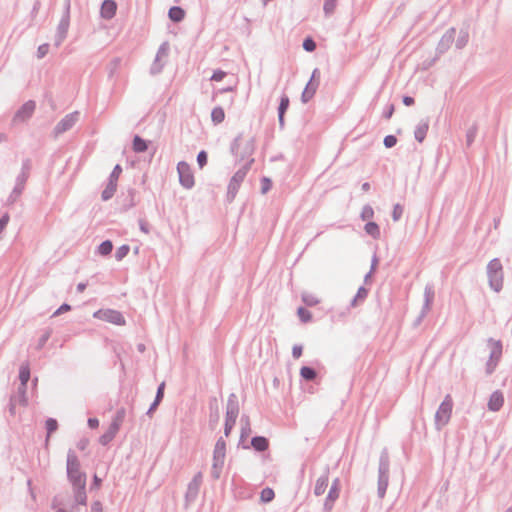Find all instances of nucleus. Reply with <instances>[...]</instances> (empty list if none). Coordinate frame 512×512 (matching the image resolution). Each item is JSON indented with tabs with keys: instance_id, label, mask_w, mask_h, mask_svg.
I'll return each mask as SVG.
<instances>
[{
	"instance_id": "nucleus-1",
	"label": "nucleus",
	"mask_w": 512,
	"mask_h": 512,
	"mask_svg": "<svg viewBox=\"0 0 512 512\" xmlns=\"http://www.w3.org/2000/svg\"><path fill=\"white\" fill-rule=\"evenodd\" d=\"M230 151L235 157L236 162H247L254 159L252 156L255 151V139L251 137L248 140H244L242 133H240L232 141Z\"/></svg>"
},
{
	"instance_id": "nucleus-2",
	"label": "nucleus",
	"mask_w": 512,
	"mask_h": 512,
	"mask_svg": "<svg viewBox=\"0 0 512 512\" xmlns=\"http://www.w3.org/2000/svg\"><path fill=\"white\" fill-rule=\"evenodd\" d=\"M486 274L490 289L496 293L501 292L504 285V269L499 258H493L488 262Z\"/></svg>"
},
{
	"instance_id": "nucleus-3",
	"label": "nucleus",
	"mask_w": 512,
	"mask_h": 512,
	"mask_svg": "<svg viewBox=\"0 0 512 512\" xmlns=\"http://www.w3.org/2000/svg\"><path fill=\"white\" fill-rule=\"evenodd\" d=\"M389 472H390V456L387 448H383L379 457L378 467V487L377 494L380 499L385 497L388 484H389Z\"/></svg>"
},
{
	"instance_id": "nucleus-4",
	"label": "nucleus",
	"mask_w": 512,
	"mask_h": 512,
	"mask_svg": "<svg viewBox=\"0 0 512 512\" xmlns=\"http://www.w3.org/2000/svg\"><path fill=\"white\" fill-rule=\"evenodd\" d=\"M80 461L74 450L69 449L67 452V477L73 485L86 483V474L80 470Z\"/></svg>"
},
{
	"instance_id": "nucleus-5",
	"label": "nucleus",
	"mask_w": 512,
	"mask_h": 512,
	"mask_svg": "<svg viewBox=\"0 0 512 512\" xmlns=\"http://www.w3.org/2000/svg\"><path fill=\"white\" fill-rule=\"evenodd\" d=\"M254 161H255L254 159H251V160L245 162L244 165L242 167H240L234 173V175L231 177L228 187H227V194H226V198L229 203L234 201V199L239 191V188H240L242 182L244 181L247 173L251 169V166L254 163Z\"/></svg>"
},
{
	"instance_id": "nucleus-6",
	"label": "nucleus",
	"mask_w": 512,
	"mask_h": 512,
	"mask_svg": "<svg viewBox=\"0 0 512 512\" xmlns=\"http://www.w3.org/2000/svg\"><path fill=\"white\" fill-rule=\"evenodd\" d=\"M226 457V442L223 437H220L214 446L213 450V463L211 467V477L218 480L221 476L224 461Z\"/></svg>"
},
{
	"instance_id": "nucleus-7",
	"label": "nucleus",
	"mask_w": 512,
	"mask_h": 512,
	"mask_svg": "<svg viewBox=\"0 0 512 512\" xmlns=\"http://www.w3.org/2000/svg\"><path fill=\"white\" fill-rule=\"evenodd\" d=\"M452 408V397L450 394H447L435 413V426L437 430H441L448 424L451 418Z\"/></svg>"
},
{
	"instance_id": "nucleus-8",
	"label": "nucleus",
	"mask_w": 512,
	"mask_h": 512,
	"mask_svg": "<svg viewBox=\"0 0 512 512\" xmlns=\"http://www.w3.org/2000/svg\"><path fill=\"white\" fill-rule=\"evenodd\" d=\"M488 345L491 348V352L486 363L485 371L487 375H491L501 360L503 346L500 340H495L493 338L488 339Z\"/></svg>"
},
{
	"instance_id": "nucleus-9",
	"label": "nucleus",
	"mask_w": 512,
	"mask_h": 512,
	"mask_svg": "<svg viewBox=\"0 0 512 512\" xmlns=\"http://www.w3.org/2000/svg\"><path fill=\"white\" fill-rule=\"evenodd\" d=\"M170 52V45L168 41H164L158 48L155 59L150 67V73L157 75L162 72Z\"/></svg>"
},
{
	"instance_id": "nucleus-10",
	"label": "nucleus",
	"mask_w": 512,
	"mask_h": 512,
	"mask_svg": "<svg viewBox=\"0 0 512 512\" xmlns=\"http://www.w3.org/2000/svg\"><path fill=\"white\" fill-rule=\"evenodd\" d=\"M456 29L454 27L449 28L441 37L436 47V56L429 64L431 66L441 55L446 53L453 42L455 41Z\"/></svg>"
},
{
	"instance_id": "nucleus-11",
	"label": "nucleus",
	"mask_w": 512,
	"mask_h": 512,
	"mask_svg": "<svg viewBox=\"0 0 512 512\" xmlns=\"http://www.w3.org/2000/svg\"><path fill=\"white\" fill-rule=\"evenodd\" d=\"M177 172L179 175V182L185 189H191L195 185L194 175L190 165L185 161H180L177 164Z\"/></svg>"
},
{
	"instance_id": "nucleus-12",
	"label": "nucleus",
	"mask_w": 512,
	"mask_h": 512,
	"mask_svg": "<svg viewBox=\"0 0 512 512\" xmlns=\"http://www.w3.org/2000/svg\"><path fill=\"white\" fill-rule=\"evenodd\" d=\"M94 317L115 325H125L126 321L120 311L113 309H100L94 313Z\"/></svg>"
},
{
	"instance_id": "nucleus-13",
	"label": "nucleus",
	"mask_w": 512,
	"mask_h": 512,
	"mask_svg": "<svg viewBox=\"0 0 512 512\" xmlns=\"http://www.w3.org/2000/svg\"><path fill=\"white\" fill-rule=\"evenodd\" d=\"M202 481H203V475L201 472H198L194 475L192 480L188 483L187 490L185 493L186 506L190 505L197 499Z\"/></svg>"
},
{
	"instance_id": "nucleus-14",
	"label": "nucleus",
	"mask_w": 512,
	"mask_h": 512,
	"mask_svg": "<svg viewBox=\"0 0 512 512\" xmlns=\"http://www.w3.org/2000/svg\"><path fill=\"white\" fill-rule=\"evenodd\" d=\"M36 103L33 100L25 102L14 114L13 123L25 122L30 119L35 111Z\"/></svg>"
},
{
	"instance_id": "nucleus-15",
	"label": "nucleus",
	"mask_w": 512,
	"mask_h": 512,
	"mask_svg": "<svg viewBox=\"0 0 512 512\" xmlns=\"http://www.w3.org/2000/svg\"><path fill=\"white\" fill-rule=\"evenodd\" d=\"M79 113L72 112L70 114H67L62 118L54 127V133L56 135H60L68 130H70L78 121Z\"/></svg>"
},
{
	"instance_id": "nucleus-16",
	"label": "nucleus",
	"mask_w": 512,
	"mask_h": 512,
	"mask_svg": "<svg viewBox=\"0 0 512 512\" xmlns=\"http://www.w3.org/2000/svg\"><path fill=\"white\" fill-rule=\"evenodd\" d=\"M70 25V19H68V15H62V18L57 26V31L55 35V47H59L63 41L66 39L68 34V29Z\"/></svg>"
},
{
	"instance_id": "nucleus-17",
	"label": "nucleus",
	"mask_w": 512,
	"mask_h": 512,
	"mask_svg": "<svg viewBox=\"0 0 512 512\" xmlns=\"http://www.w3.org/2000/svg\"><path fill=\"white\" fill-rule=\"evenodd\" d=\"M209 425L214 429L220 419V408L217 397L213 396L209 398Z\"/></svg>"
},
{
	"instance_id": "nucleus-18",
	"label": "nucleus",
	"mask_w": 512,
	"mask_h": 512,
	"mask_svg": "<svg viewBox=\"0 0 512 512\" xmlns=\"http://www.w3.org/2000/svg\"><path fill=\"white\" fill-rule=\"evenodd\" d=\"M117 4L114 0H104L101 8L100 15L103 19L110 20L116 15Z\"/></svg>"
},
{
	"instance_id": "nucleus-19",
	"label": "nucleus",
	"mask_w": 512,
	"mask_h": 512,
	"mask_svg": "<svg viewBox=\"0 0 512 512\" xmlns=\"http://www.w3.org/2000/svg\"><path fill=\"white\" fill-rule=\"evenodd\" d=\"M32 170V160L30 158H25L22 160L21 170L16 177V182L26 184Z\"/></svg>"
},
{
	"instance_id": "nucleus-20",
	"label": "nucleus",
	"mask_w": 512,
	"mask_h": 512,
	"mask_svg": "<svg viewBox=\"0 0 512 512\" xmlns=\"http://www.w3.org/2000/svg\"><path fill=\"white\" fill-rule=\"evenodd\" d=\"M329 482V467L327 466L324 469L323 474L317 479L315 487H314V494L316 496H321L324 494L328 487Z\"/></svg>"
},
{
	"instance_id": "nucleus-21",
	"label": "nucleus",
	"mask_w": 512,
	"mask_h": 512,
	"mask_svg": "<svg viewBox=\"0 0 512 512\" xmlns=\"http://www.w3.org/2000/svg\"><path fill=\"white\" fill-rule=\"evenodd\" d=\"M240 411L238 397L235 393H231L228 396L227 404H226V414L238 417Z\"/></svg>"
},
{
	"instance_id": "nucleus-22",
	"label": "nucleus",
	"mask_w": 512,
	"mask_h": 512,
	"mask_svg": "<svg viewBox=\"0 0 512 512\" xmlns=\"http://www.w3.org/2000/svg\"><path fill=\"white\" fill-rule=\"evenodd\" d=\"M504 403L503 394L500 391H494L488 401V409L490 411H499Z\"/></svg>"
},
{
	"instance_id": "nucleus-23",
	"label": "nucleus",
	"mask_w": 512,
	"mask_h": 512,
	"mask_svg": "<svg viewBox=\"0 0 512 512\" xmlns=\"http://www.w3.org/2000/svg\"><path fill=\"white\" fill-rule=\"evenodd\" d=\"M25 187H26V184L15 181V185H14L11 193L7 197L6 205H8V206L13 205L21 197V195L23 194V192L25 190Z\"/></svg>"
},
{
	"instance_id": "nucleus-24",
	"label": "nucleus",
	"mask_w": 512,
	"mask_h": 512,
	"mask_svg": "<svg viewBox=\"0 0 512 512\" xmlns=\"http://www.w3.org/2000/svg\"><path fill=\"white\" fill-rule=\"evenodd\" d=\"M429 130V120L422 119L415 128L414 137L419 142L422 143L426 138L427 132Z\"/></svg>"
},
{
	"instance_id": "nucleus-25",
	"label": "nucleus",
	"mask_w": 512,
	"mask_h": 512,
	"mask_svg": "<svg viewBox=\"0 0 512 512\" xmlns=\"http://www.w3.org/2000/svg\"><path fill=\"white\" fill-rule=\"evenodd\" d=\"M318 87L319 81L308 82L301 94V101L303 103H308L314 97Z\"/></svg>"
},
{
	"instance_id": "nucleus-26",
	"label": "nucleus",
	"mask_w": 512,
	"mask_h": 512,
	"mask_svg": "<svg viewBox=\"0 0 512 512\" xmlns=\"http://www.w3.org/2000/svg\"><path fill=\"white\" fill-rule=\"evenodd\" d=\"M117 424H110L108 429L99 437V443L103 446L108 445L118 433Z\"/></svg>"
},
{
	"instance_id": "nucleus-27",
	"label": "nucleus",
	"mask_w": 512,
	"mask_h": 512,
	"mask_svg": "<svg viewBox=\"0 0 512 512\" xmlns=\"http://www.w3.org/2000/svg\"><path fill=\"white\" fill-rule=\"evenodd\" d=\"M86 483L73 485L74 489V499L77 505H86L87 503V495H86Z\"/></svg>"
},
{
	"instance_id": "nucleus-28",
	"label": "nucleus",
	"mask_w": 512,
	"mask_h": 512,
	"mask_svg": "<svg viewBox=\"0 0 512 512\" xmlns=\"http://www.w3.org/2000/svg\"><path fill=\"white\" fill-rule=\"evenodd\" d=\"M251 446L257 452H264L269 448V440L264 436H254L251 439Z\"/></svg>"
},
{
	"instance_id": "nucleus-29",
	"label": "nucleus",
	"mask_w": 512,
	"mask_h": 512,
	"mask_svg": "<svg viewBox=\"0 0 512 512\" xmlns=\"http://www.w3.org/2000/svg\"><path fill=\"white\" fill-rule=\"evenodd\" d=\"M10 400L17 402L19 406H27V388L18 386L16 393L11 395Z\"/></svg>"
},
{
	"instance_id": "nucleus-30",
	"label": "nucleus",
	"mask_w": 512,
	"mask_h": 512,
	"mask_svg": "<svg viewBox=\"0 0 512 512\" xmlns=\"http://www.w3.org/2000/svg\"><path fill=\"white\" fill-rule=\"evenodd\" d=\"M340 489L330 488L324 502V510L329 512L334 506V502L339 498Z\"/></svg>"
},
{
	"instance_id": "nucleus-31",
	"label": "nucleus",
	"mask_w": 512,
	"mask_h": 512,
	"mask_svg": "<svg viewBox=\"0 0 512 512\" xmlns=\"http://www.w3.org/2000/svg\"><path fill=\"white\" fill-rule=\"evenodd\" d=\"M368 294L369 289L365 288L364 286L359 287L356 295L350 302V306L353 308L357 307L359 304L363 303L366 300Z\"/></svg>"
},
{
	"instance_id": "nucleus-32",
	"label": "nucleus",
	"mask_w": 512,
	"mask_h": 512,
	"mask_svg": "<svg viewBox=\"0 0 512 512\" xmlns=\"http://www.w3.org/2000/svg\"><path fill=\"white\" fill-rule=\"evenodd\" d=\"M29 379H30V367H29V363L25 362V363L21 364L20 369H19V380H20L19 386L27 388V383H28Z\"/></svg>"
},
{
	"instance_id": "nucleus-33",
	"label": "nucleus",
	"mask_w": 512,
	"mask_h": 512,
	"mask_svg": "<svg viewBox=\"0 0 512 512\" xmlns=\"http://www.w3.org/2000/svg\"><path fill=\"white\" fill-rule=\"evenodd\" d=\"M168 16L175 23L181 22L185 17V11L180 6H172L168 11Z\"/></svg>"
},
{
	"instance_id": "nucleus-34",
	"label": "nucleus",
	"mask_w": 512,
	"mask_h": 512,
	"mask_svg": "<svg viewBox=\"0 0 512 512\" xmlns=\"http://www.w3.org/2000/svg\"><path fill=\"white\" fill-rule=\"evenodd\" d=\"M251 434L250 419L247 415L241 417L240 442L244 441Z\"/></svg>"
},
{
	"instance_id": "nucleus-35",
	"label": "nucleus",
	"mask_w": 512,
	"mask_h": 512,
	"mask_svg": "<svg viewBox=\"0 0 512 512\" xmlns=\"http://www.w3.org/2000/svg\"><path fill=\"white\" fill-rule=\"evenodd\" d=\"M365 232L374 239H379L381 232L376 222L368 221L364 226Z\"/></svg>"
},
{
	"instance_id": "nucleus-36",
	"label": "nucleus",
	"mask_w": 512,
	"mask_h": 512,
	"mask_svg": "<svg viewBox=\"0 0 512 512\" xmlns=\"http://www.w3.org/2000/svg\"><path fill=\"white\" fill-rule=\"evenodd\" d=\"M132 146L136 153H141L148 149V142L139 135H135L133 138Z\"/></svg>"
},
{
	"instance_id": "nucleus-37",
	"label": "nucleus",
	"mask_w": 512,
	"mask_h": 512,
	"mask_svg": "<svg viewBox=\"0 0 512 512\" xmlns=\"http://www.w3.org/2000/svg\"><path fill=\"white\" fill-rule=\"evenodd\" d=\"M225 119V112L221 106H216L211 111V120L214 125L221 124Z\"/></svg>"
},
{
	"instance_id": "nucleus-38",
	"label": "nucleus",
	"mask_w": 512,
	"mask_h": 512,
	"mask_svg": "<svg viewBox=\"0 0 512 512\" xmlns=\"http://www.w3.org/2000/svg\"><path fill=\"white\" fill-rule=\"evenodd\" d=\"M122 59L120 57L113 58L107 65L108 77L113 78L121 66Z\"/></svg>"
},
{
	"instance_id": "nucleus-39",
	"label": "nucleus",
	"mask_w": 512,
	"mask_h": 512,
	"mask_svg": "<svg viewBox=\"0 0 512 512\" xmlns=\"http://www.w3.org/2000/svg\"><path fill=\"white\" fill-rule=\"evenodd\" d=\"M116 189H117V184L108 180V183H107L105 189L101 193L102 200L108 201L109 199H111L114 196Z\"/></svg>"
},
{
	"instance_id": "nucleus-40",
	"label": "nucleus",
	"mask_w": 512,
	"mask_h": 512,
	"mask_svg": "<svg viewBox=\"0 0 512 512\" xmlns=\"http://www.w3.org/2000/svg\"><path fill=\"white\" fill-rule=\"evenodd\" d=\"M424 305H423V314H425L429 309L434 299V290L431 286H426L424 291Z\"/></svg>"
},
{
	"instance_id": "nucleus-41",
	"label": "nucleus",
	"mask_w": 512,
	"mask_h": 512,
	"mask_svg": "<svg viewBox=\"0 0 512 512\" xmlns=\"http://www.w3.org/2000/svg\"><path fill=\"white\" fill-rule=\"evenodd\" d=\"M469 41V32L467 29H461L458 38L455 40V46L457 49H463Z\"/></svg>"
},
{
	"instance_id": "nucleus-42",
	"label": "nucleus",
	"mask_w": 512,
	"mask_h": 512,
	"mask_svg": "<svg viewBox=\"0 0 512 512\" xmlns=\"http://www.w3.org/2000/svg\"><path fill=\"white\" fill-rule=\"evenodd\" d=\"M300 376L306 381H314L317 377V371L310 366H303L300 369Z\"/></svg>"
},
{
	"instance_id": "nucleus-43",
	"label": "nucleus",
	"mask_w": 512,
	"mask_h": 512,
	"mask_svg": "<svg viewBox=\"0 0 512 512\" xmlns=\"http://www.w3.org/2000/svg\"><path fill=\"white\" fill-rule=\"evenodd\" d=\"M45 428H46V431H47L45 442H46V445H48L51 434L54 433L58 429V422H57V420L54 419V418H48L45 421Z\"/></svg>"
},
{
	"instance_id": "nucleus-44",
	"label": "nucleus",
	"mask_w": 512,
	"mask_h": 512,
	"mask_svg": "<svg viewBox=\"0 0 512 512\" xmlns=\"http://www.w3.org/2000/svg\"><path fill=\"white\" fill-rule=\"evenodd\" d=\"M301 299L303 303L308 307H313L320 303L319 298L315 294L309 292H303L301 294Z\"/></svg>"
},
{
	"instance_id": "nucleus-45",
	"label": "nucleus",
	"mask_w": 512,
	"mask_h": 512,
	"mask_svg": "<svg viewBox=\"0 0 512 512\" xmlns=\"http://www.w3.org/2000/svg\"><path fill=\"white\" fill-rule=\"evenodd\" d=\"M478 133V125L474 123L472 126H470L466 132V146L470 147L473 142L475 141V138Z\"/></svg>"
},
{
	"instance_id": "nucleus-46",
	"label": "nucleus",
	"mask_w": 512,
	"mask_h": 512,
	"mask_svg": "<svg viewBox=\"0 0 512 512\" xmlns=\"http://www.w3.org/2000/svg\"><path fill=\"white\" fill-rule=\"evenodd\" d=\"M51 335H52V330L50 328L45 329L43 331V334L38 339L37 345L35 347L36 350L40 351L41 349H43L44 346L46 345L47 341L50 339Z\"/></svg>"
},
{
	"instance_id": "nucleus-47",
	"label": "nucleus",
	"mask_w": 512,
	"mask_h": 512,
	"mask_svg": "<svg viewBox=\"0 0 512 512\" xmlns=\"http://www.w3.org/2000/svg\"><path fill=\"white\" fill-rule=\"evenodd\" d=\"M290 105V99L287 94L283 93L280 97L278 106V114H285Z\"/></svg>"
},
{
	"instance_id": "nucleus-48",
	"label": "nucleus",
	"mask_w": 512,
	"mask_h": 512,
	"mask_svg": "<svg viewBox=\"0 0 512 512\" xmlns=\"http://www.w3.org/2000/svg\"><path fill=\"white\" fill-rule=\"evenodd\" d=\"M112 249L113 244L110 240H105L98 246V252L103 256L109 255L112 252Z\"/></svg>"
},
{
	"instance_id": "nucleus-49",
	"label": "nucleus",
	"mask_w": 512,
	"mask_h": 512,
	"mask_svg": "<svg viewBox=\"0 0 512 512\" xmlns=\"http://www.w3.org/2000/svg\"><path fill=\"white\" fill-rule=\"evenodd\" d=\"M297 315L303 323H308L312 320L311 312L304 307H299L297 309Z\"/></svg>"
},
{
	"instance_id": "nucleus-50",
	"label": "nucleus",
	"mask_w": 512,
	"mask_h": 512,
	"mask_svg": "<svg viewBox=\"0 0 512 512\" xmlns=\"http://www.w3.org/2000/svg\"><path fill=\"white\" fill-rule=\"evenodd\" d=\"M337 6V0H324L323 11L326 16L334 13Z\"/></svg>"
},
{
	"instance_id": "nucleus-51",
	"label": "nucleus",
	"mask_w": 512,
	"mask_h": 512,
	"mask_svg": "<svg viewBox=\"0 0 512 512\" xmlns=\"http://www.w3.org/2000/svg\"><path fill=\"white\" fill-rule=\"evenodd\" d=\"M125 415H126V411L124 408L118 409L115 413V416H114L111 424H117V428L119 430L122 422L124 421Z\"/></svg>"
},
{
	"instance_id": "nucleus-52",
	"label": "nucleus",
	"mask_w": 512,
	"mask_h": 512,
	"mask_svg": "<svg viewBox=\"0 0 512 512\" xmlns=\"http://www.w3.org/2000/svg\"><path fill=\"white\" fill-rule=\"evenodd\" d=\"M130 251V246L127 244L121 245L115 252V258L117 261H121L125 258Z\"/></svg>"
},
{
	"instance_id": "nucleus-53",
	"label": "nucleus",
	"mask_w": 512,
	"mask_h": 512,
	"mask_svg": "<svg viewBox=\"0 0 512 512\" xmlns=\"http://www.w3.org/2000/svg\"><path fill=\"white\" fill-rule=\"evenodd\" d=\"M373 216H374L373 208L369 204L363 206L361 214H360L361 219L363 221H367V220L372 219Z\"/></svg>"
},
{
	"instance_id": "nucleus-54",
	"label": "nucleus",
	"mask_w": 512,
	"mask_h": 512,
	"mask_svg": "<svg viewBox=\"0 0 512 512\" xmlns=\"http://www.w3.org/2000/svg\"><path fill=\"white\" fill-rule=\"evenodd\" d=\"M275 493L273 489L267 487L261 491V500L265 503L270 502L274 499Z\"/></svg>"
},
{
	"instance_id": "nucleus-55",
	"label": "nucleus",
	"mask_w": 512,
	"mask_h": 512,
	"mask_svg": "<svg viewBox=\"0 0 512 512\" xmlns=\"http://www.w3.org/2000/svg\"><path fill=\"white\" fill-rule=\"evenodd\" d=\"M403 212H404L403 206L400 205L399 203L395 204L393 206V210H392L393 221H395V222L399 221L403 215Z\"/></svg>"
},
{
	"instance_id": "nucleus-56",
	"label": "nucleus",
	"mask_w": 512,
	"mask_h": 512,
	"mask_svg": "<svg viewBox=\"0 0 512 512\" xmlns=\"http://www.w3.org/2000/svg\"><path fill=\"white\" fill-rule=\"evenodd\" d=\"M122 173V167L120 164H116L111 172V174L109 175V178L108 180L114 182L117 184V181L119 179V176L120 174Z\"/></svg>"
},
{
	"instance_id": "nucleus-57",
	"label": "nucleus",
	"mask_w": 512,
	"mask_h": 512,
	"mask_svg": "<svg viewBox=\"0 0 512 512\" xmlns=\"http://www.w3.org/2000/svg\"><path fill=\"white\" fill-rule=\"evenodd\" d=\"M302 46L303 49L307 52H313L317 47L316 42L311 37L304 39Z\"/></svg>"
},
{
	"instance_id": "nucleus-58",
	"label": "nucleus",
	"mask_w": 512,
	"mask_h": 512,
	"mask_svg": "<svg viewBox=\"0 0 512 512\" xmlns=\"http://www.w3.org/2000/svg\"><path fill=\"white\" fill-rule=\"evenodd\" d=\"M272 188V181L268 177L261 178V193L266 194Z\"/></svg>"
},
{
	"instance_id": "nucleus-59",
	"label": "nucleus",
	"mask_w": 512,
	"mask_h": 512,
	"mask_svg": "<svg viewBox=\"0 0 512 512\" xmlns=\"http://www.w3.org/2000/svg\"><path fill=\"white\" fill-rule=\"evenodd\" d=\"M208 160V155L205 150H201L197 155V163L199 165V168L202 169L206 164Z\"/></svg>"
},
{
	"instance_id": "nucleus-60",
	"label": "nucleus",
	"mask_w": 512,
	"mask_h": 512,
	"mask_svg": "<svg viewBox=\"0 0 512 512\" xmlns=\"http://www.w3.org/2000/svg\"><path fill=\"white\" fill-rule=\"evenodd\" d=\"M397 138L394 135H387L384 137L383 144L386 148H392L396 145Z\"/></svg>"
},
{
	"instance_id": "nucleus-61",
	"label": "nucleus",
	"mask_w": 512,
	"mask_h": 512,
	"mask_svg": "<svg viewBox=\"0 0 512 512\" xmlns=\"http://www.w3.org/2000/svg\"><path fill=\"white\" fill-rule=\"evenodd\" d=\"M49 52V44L48 43H44L42 45H40L37 49V58L38 59H42L44 58Z\"/></svg>"
},
{
	"instance_id": "nucleus-62",
	"label": "nucleus",
	"mask_w": 512,
	"mask_h": 512,
	"mask_svg": "<svg viewBox=\"0 0 512 512\" xmlns=\"http://www.w3.org/2000/svg\"><path fill=\"white\" fill-rule=\"evenodd\" d=\"M164 390H165V382H162L158 388H157V391H156V395H155V399L156 401L158 402H162L163 398H164Z\"/></svg>"
},
{
	"instance_id": "nucleus-63",
	"label": "nucleus",
	"mask_w": 512,
	"mask_h": 512,
	"mask_svg": "<svg viewBox=\"0 0 512 512\" xmlns=\"http://www.w3.org/2000/svg\"><path fill=\"white\" fill-rule=\"evenodd\" d=\"M394 110H395V108H394L393 104L387 105L383 112V117L387 120L390 119L394 113Z\"/></svg>"
},
{
	"instance_id": "nucleus-64",
	"label": "nucleus",
	"mask_w": 512,
	"mask_h": 512,
	"mask_svg": "<svg viewBox=\"0 0 512 512\" xmlns=\"http://www.w3.org/2000/svg\"><path fill=\"white\" fill-rule=\"evenodd\" d=\"M90 512H103V505L101 501L96 500L91 504Z\"/></svg>"
}]
</instances>
